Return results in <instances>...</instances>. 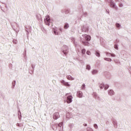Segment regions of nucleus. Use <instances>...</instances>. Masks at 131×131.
I'll list each match as a JSON object with an SVG mask.
<instances>
[{"label":"nucleus","instance_id":"1a4fd4ad","mask_svg":"<svg viewBox=\"0 0 131 131\" xmlns=\"http://www.w3.org/2000/svg\"><path fill=\"white\" fill-rule=\"evenodd\" d=\"M60 117V115H59V113H55L53 115V118L55 120H57L58 118Z\"/></svg>","mask_w":131,"mask_h":131},{"label":"nucleus","instance_id":"09e8293b","mask_svg":"<svg viewBox=\"0 0 131 131\" xmlns=\"http://www.w3.org/2000/svg\"><path fill=\"white\" fill-rule=\"evenodd\" d=\"M79 32H80V33H81L80 31H79Z\"/></svg>","mask_w":131,"mask_h":131},{"label":"nucleus","instance_id":"a878e982","mask_svg":"<svg viewBox=\"0 0 131 131\" xmlns=\"http://www.w3.org/2000/svg\"><path fill=\"white\" fill-rule=\"evenodd\" d=\"M121 26V25L119 24V23L116 24V27H117V28H119Z\"/></svg>","mask_w":131,"mask_h":131},{"label":"nucleus","instance_id":"aec40b11","mask_svg":"<svg viewBox=\"0 0 131 131\" xmlns=\"http://www.w3.org/2000/svg\"><path fill=\"white\" fill-rule=\"evenodd\" d=\"M66 96H67V99H73V97H72V96H71V95H69V93H67V94H66Z\"/></svg>","mask_w":131,"mask_h":131},{"label":"nucleus","instance_id":"393cba45","mask_svg":"<svg viewBox=\"0 0 131 131\" xmlns=\"http://www.w3.org/2000/svg\"><path fill=\"white\" fill-rule=\"evenodd\" d=\"M86 69L87 70H91V66H90V64H88L86 66Z\"/></svg>","mask_w":131,"mask_h":131},{"label":"nucleus","instance_id":"39448f33","mask_svg":"<svg viewBox=\"0 0 131 131\" xmlns=\"http://www.w3.org/2000/svg\"><path fill=\"white\" fill-rule=\"evenodd\" d=\"M89 31V27L86 26H82L81 32H88Z\"/></svg>","mask_w":131,"mask_h":131},{"label":"nucleus","instance_id":"f257e3e1","mask_svg":"<svg viewBox=\"0 0 131 131\" xmlns=\"http://www.w3.org/2000/svg\"><path fill=\"white\" fill-rule=\"evenodd\" d=\"M98 85H99V88H100V89L101 90H103V89H104V90L105 91L108 90V89H109V85H108L107 84H105L103 82L99 83Z\"/></svg>","mask_w":131,"mask_h":131},{"label":"nucleus","instance_id":"f03ea898","mask_svg":"<svg viewBox=\"0 0 131 131\" xmlns=\"http://www.w3.org/2000/svg\"><path fill=\"white\" fill-rule=\"evenodd\" d=\"M44 21L46 25H48V26H50V23H51V17L49 15H47L45 16L44 18Z\"/></svg>","mask_w":131,"mask_h":131},{"label":"nucleus","instance_id":"4c0bfd02","mask_svg":"<svg viewBox=\"0 0 131 131\" xmlns=\"http://www.w3.org/2000/svg\"><path fill=\"white\" fill-rule=\"evenodd\" d=\"M61 125H62V123L59 124L58 126H61Z\"/></svg>","mask_w":131,"mask_h":131},{"label":"nucleus","instance_id":"c9c22d12","mask_svg":"<svg viewBox=\"0 0 131 131\" xmlns=\"http://www.w3.org/2000/svg\"><path fill=\"white\" fill-rule=\"evenodd\" d=\"M110 76H111V75L110 74H108V76H106L107 78H110Z\"/></svg>","mask_w":131,"mask_h":131},{"label":"nucleus","instance_id":"e433bc0d","mask_svg":"<svg viewBox=\"0 0 131 131\" xmlns=\"http://www.w3.org/2000/svg\"><path fill=\"white\" fill-rule=\"evenodd\" d=\"M84 16H86L88 15V13L86 12H85L83 13Z\"/></svg>","mask_w":131,"mask_h":131},{"label":"nucleus","instance_id":"c85d7f7f","mask_svg":"<svg viewBox=\"0 0 131 131\" xmlns=\"http://www.w3.org/2000/svg\"><path fill=\"white\" fill-rule=\"evenodd\" d=\"M95 55L97 57H100V53L98 51H96Z\"/></svg>","mask_w":131,"mask_h":131},{"label":"nucleus","instance_id":"37998d69","mask_svg":"<svg viewBox=\"0 0 131 131\" xmlns=\"http://www.w3.org/2000/svg\"><path fill=\"white\" fill-rule=\"evenodd\" d=\"M13 29L14 30V27H13ZM14 31H16V30H14Z\"/></svg>","mask_w":131,"mask_h":131},{"label":"nucleus","instance_id":"2eb2a0df","mask_svg":"<svg viewBox=\"0 0 131 131\" xmlns=\"http://www.w3.org/2000/svg\"><path fill=\"white\" fill-rule=\"evenodd\" d=\"M67 78L69 80H74V78L72 77L71 75H68L67 76Z\"/></svg>","mask_w":131,"mask_h":131},{"label":"nucleus","instance_id":"a211bd4d","mask_svg":"<svg viewBox=\"0 0 131 131\" xmlns=\"http://www.w3.org/2000/svg\"><path fill=\"white\" fill-rule=\"evenodd\" d=\"M53 33L54 34H55V35H58V32H57V30H56V29H53Z\"/></svg>","mask_w":131,"mask_h":131},{"label":"nucleus","instance_id":"7ed1b4c3","mask_svg":"<svg viewBox=\"0 0 131 131\" xmlns=\"http://www.w3.org/2000/svg\"><path fill=\"white\" fill-rule=\"evenodd\" d=\"M62 53L66 56L68 53H69V48L68 46H64L62 47Z\"/></svg>","mask_w":131,"mask_h":131},{"label":"nucleus","instance_id":"cd10ccee","mask_svg":"<svg viewBox=\"0 0 131 131\" xmlns=\"http://www.w3.org/2000/svg\"><path fill=\"white\" fill-rule=\"evenodd\" d=\"M85 84L83 83L81 86L82 90H85Z\"/></svg>","mask_w":131,"mask_h":131},{"label":"nucleus","instance_id":"423d86ee","mask_svg":"<svg viewBox=\"0 0 131 131\" xmlns=\"http://www.w3.org/2000/svg\"><path fill=\"white\" fill-rule=\"evenodd\" d=\"M84 40H86L87 41H90L91 40V36L84 34L82 35Z\"/></svg>","mask_w":131,"mask_h":131},{"label":"nucleus","instance_id":"7c9ffc66","mask_svg":"<svg viewBox=\"0 0 131 131\" xmlns=\"http://www.w3.org/2000/svg\"><path fill=\"white\" fill-rule=\"evenodd\" d=\"M114 48L116 49V50H118V46L117 45H115Z\"/></svg>","mask_w":131,"mask_h":131},{"label":"nucleus","instance_id":"0eeeda50","mask_svg":"<svg viewBox=\"0 0 131 131\" xmlns=\"http://www.w3.org/2000/svg\"><path fill=\"white\" fill-rule=\"evenodd\" d=\"M110 6L111 8H112L113 9H116L117 7H116V5L115 4V3H114V2L110 1Z\"/></svg>","mask_w":131,"mask_h":131},{"label":"nucleus","instance_id":"5701e85b","mask_svg":"<svg viewBox=\"0 0 131 131\" xmlns=\"http://www.w3.org/2000/svg\"><path fill=\"white\" fill-rule=\"evenodd\" d=\"M104 60L105 61H107L108 62H111V61H112V59L111 58H104Z\"/></svg>","mask_w":131,"mask_h":131},{"label":"nucleus","instance_id":"f8f14e48","mask_svg":"<svg viewBox=\"0 0 131 131\" xmlns=\"http://www.w3.org/2000/svg\"><path fill=\"white\" fill-rule=\"evenodd\" d=\"M105 54H106L107 57H110V56H111V57H115V54H111L108 52H106Z\"/></svg>","mask_w":131,"mask_h":131},{"label":"nucleus","instance_id":"6e6552de","mask_svg":"<svg viewBox=\"0 0 131 131\" xmlns=\"http://www.w3.org/2000/svg\"><path fill=\"white\" fill-rule=\"evenodd\" d=\"M61 83L65 85L66 86H70V84L68 82H66L65 80H62L61 81Z\"/></svg>","mask_w":131,"mask_h":131},{"label":"nucleus","instance_id":"f704fd0d","mask_svg":"<svg viewBox=\"0 0 131 131\" xmlns=\"http://www.w3.org/2000/svg\"><path fill=\"white\" fill-rule=\"evenodd\" d=\"M94 127H95V128H98V125L97 124H95L94 125Z\"/></svg>","mask_w":131,"mask_h":131},{"label":"nucleus","instance_id":"f3484780","mask_svg":"<svg viewBox=\"0 0 131 131\" xmlns=\"http://www.w3.org/2000/svg\"><path fill=\"white\" fill-rule=\"evenodd\" d=\"M81 41H82L83 45H84V46H89V42L84 41L83 39H81Z\"/></svg>","mask_w":131,"mask_h":131},{"label":"nucleus","instance_id":"dca6fc26","mask_svg":"<svg viewBox=\"0 0 131 131\" xmlns=\"http://www.w3.org/2000/svg\"><path fill=\"white\" fill-rule=\"evenodd\" d=\"M91 72H92V74H93V75H96V74H98V70H93Z\"/></svg>","mask_w":131,"mask_h":131},{"label":"nucleus","instance_id":"72a5a7b5","mask_svg":"<svg viewBox=\"0 0 131 131\" xmlns=\"http://www.w3.org/2000/svg\"><path fill=\"white\" fill-rule=\"evenodd\" d=\"M32 68L33 69V70H34V68H35V66H34L33 64H32Z\"/></svg>","mask_w":131,"mask_h":131},{"label":"nucleus","instance_id":"4468645a","mask_svg":"<svg viewBox=\"0 0 131 131\" xmlns=\"http://www.w3.org/2000/svg\"><path fill=\"white\" fill-rule=\"evenodd\" d=\"M85 52H86V50H85V49H82L81 50V54H82V56L83 57H85Z\"/></svg>","mask_w":131,"mask_h":131},{"label":"nucleus","instance_id":"49530a36","mask_svg":"<svg viewBox=\"0 0 131 131\" xmlns=\"http://www.w3.org/2000/svg\"><path fill=\"white\" fill-rule=\"evenodd\" d=\"M110 2L112 1V0H110Z\"/></svg>","mask_w":131,"mask_h":131},{"label":"nucleus","instance_id":"473e14b6","mask_svg":"<svg viewBox=\"0 0 131 131\" xmlns=\"http://www.w3.org/2000/svg\"><path fill=\"white\" fill-rule=\"evenodd\" d=\"M71 40L73 41V42H74V41H75V39H74V38H71Z\"/></svg>","mask_w":131,"mask_h":131},{"label":"nucleus","instance_id":"de8ad7c7","mask_svg":"<svg viewBox=\"0 0 131 131\" xmlns=\"http://www.w3.org/2000/svg\"><path fill=\"white\" fill-rule=\"evenodd\" d=\"M18 113H21V112H18Z\"/></svg>","mask_w":131,"mask_h":131},{"label":"nucleus","instance_id":"2f4dec72","mask_svg":"<svg viewBox=\"0 0 131 131\" xmlns=\"http://www.w3.org/2000/svg\"><path fill=\"white\" fill-rule=\"evenodd\" d=\"M119 7H120V8L123 7V4H122V3H120Z\"/></svg>","mask_w":131,"mask_h":131},{"label":"nucleus","instance_id":"9b49d317","mask_svg":"<svg viewBox=\"0 0 131 131\" xmlns=\"http://www.w3.org/2000/svg\"><path fill=\"white\" fill-rule=\"evenodd\" d=\"M77 96L79 98H82V92L81 91L77 92Z\"/></svg>","mask_w":131,"mask_h":131},{"label":"nucleus","instance_id":"ea45409f","mask_svg":"<svg viewBox=\"0 0 131 131\" xmlns=\"http://www.w3.org/2000/svg\"><path fill=\"white\" fill-rule=\"evenodd\" d=\"M59 30H60V31H62V29L60 28Z\"/></svg>","mask_w":131,"mask_h":131},{"label":"nucleus","instance_id":"c03bdc74","mask_svg":"<svg viewBox=\"0 0 131 131\" xmlns=\"http://www.w3.org/2000/svg\"><path fill=\"white\" fill-rule=\"evenodd\" d=\"M19 31H16V32H18Z\"/></svg>","mask_w":131,"mask_h":131},{"label":"nucleus","instance_id":"a19ab883","mask_svg":"<svg viewBox=\"0 0 131 131\" xmlns=\"http://www.w3.org/2000/svg\"><path fill=\"white\" fill-rule=\"evenodd\" d=\"M101 45H102V46H104V44H103V43H102V42H101Z\"/></svg>","mask_w":131,"mask_h":131},{"label":"nucleus","instance_id":"412c9836","mask_svg":"<svg viewBox=\"0 0 131 131\" xmlns=\"http://www.w3.org/2000/svg\"><path fill=\"white\" fill-rule=\"evenodd\" d=\"M64 29H68V28H69V24H66L64 26Z\"/></svg>","mask_w":131,"mask_h":131},{"label":"nucleus","instance_id":"ddd939ff","mask_svg":"<svg viewBox=\"0 0 131 131\" xmlns=\"http://www.w3.org/2000/svg\"><path fill=\"white\" fill-rule=\"evenodd\" d=\"M64 102L68 103V104H70L71 102H72V99H66L64 100Z\"/></svg>","mask_w":131,"mask_h":131},{"label":"nucleus","instance_id":"20e7f679","mask_svg":"<svg viewBox=\"0 0 131 131\" xmlns=\"http://www.w3.org/2000/svg\"><path fill=\"white\" fill-rule=\"evenodd\" d=\"M25 31L26 32L27 37H28V36H29V33L31 32V27H26Z\"/></svg>","mask_w":131,"mask_h":131},{"label":"nucleus","instance_id":"58836bf2","mask_svg":"<svg viewBox=\"0 0 131 131\" xmlns=\"http://www.w3.org/2000/svg\"><path fill=\"white\" fill-rule=\"evenodd\" d=\"M107 14H110V12L109 11H107Z\"/></svg>","mask_w":131,"mask_h":131},{"label":"nucleus","instance_id":"79ce46f5","mask_svg":"<svg viewBox=\"0 0 131 131\" xmlns=\"http://www.w3.org/2000/svg\"><path fill=\"white\" fill-rule=\"evenodd\" d=\"M84 125H85V126H86L88 125L86 124H85Z\"/></svg>","mask_w":131,"mask_h":131},{"label":"nucleus","instance_id":"bb28decb","mask_svg":"<svg viewBox=\"0 0 131 131\" xmlns=\"http://www.w3.org/2000/svg\"><path fill=\"white\" fill-rule=\"evenodd\" d=\"M86 55H88V56H91V51H87L86 52Z\"/></svg>","mask_w":131,"mask_h":131},{"label":"nucleus","instance_id":"4be33fe9","mask_svg":"<svg viewBox=\"0 0 131 131\" xmlns=\"http://www.w3.org/2000/svg\"><path fill=\"white\" fill-rule=\"evenodd\" d=\"M12 89H14V88H15V85H16V81H15V80L13 81L12 82Z\"/></svg>","mask_w":131,"mask_h":131},{"label":"nucleus","instance_id":"a18cd8bd","mask_svg":"<svg viewBox=\"0 0 131 131\" xmlns=\"http://www.w3.org/2000/svg\"><path fill=\"white\" fill-rule=\"evenodd\" d=\"M25 54H26V50H25Z\"/></svg>","mask_w":131,"mask_h":131},{"label":"nucleus","instance_id":"c756f323","mask_svg":"<svg viewBox=\"0 0 131 131\" xmlns=\"http://www.w3.org/2000/svg\"><path fill=\"white\" fill-rule=\"evenodd\" d=\"M116 2H118L119 3H123L124 0H116Z\"/></svg>","mask_w":131,"mask_h":131},{"label":"nucleus","instance_id":"9d476101","mask_svg":"<svg viewBox=\"0 0 131 131\" xmlns=\"http://www.w3.org/2000/svg\"><path fill=\"white\" fill-rule=\"evenodd\" d=\"M108 95H109V96H114L115 92H114V91L113 90H108Z\"/></svg>","mask_w":131,"mask_h":131},{"label":"nucleus","instance_id":"b1692460","mask_svg":"<svg viewBox=\"0 0 131 131\" xmlns=\"http://www.w3.org/2000/svg\"><path fill=\"white\" fill-rule=\"evenodd\" d=\"M36 18H37V20H41V16L39 14L37 15H36Z\"/></svg>","mask_w":131,"mask_h":131},{"label":"nucleus","instance_id":"6ab92c4d","mask_svg":"<svg viewBox=\"0 0 131 131\" xmlns=\"http://www.w3.org/2000/svg\"><path fill=\"white\" fill-rule=\"evenodd\" d=\"M93 96L95 99H99V96L98 95V94L94 93L93 94Z\"/></svg>","mask_w":131,"mask_h":131}]
</instances>
